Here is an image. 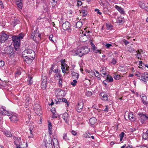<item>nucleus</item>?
<instances>
[{
    "mask_svg": "<svg viewBox=\"0 0 148 148\" xmlns=\"http://www.w3.org/2000/svg\"><path fill=\"white\" fill-rule=\"evenodd\" d=\"M53 142V146L54 148H60L59 142L58 140L55 138H53L52 140L50 137L47 139H45L44 142L45 144V146L46 148H53L52 144V141Z\"/></svg>",
    "mask_w": 148,
    "mask_h": 148,
    "instance_id": "nucleus-1",
    "label": "nucleus"
},
{
    "mask_svg": "<svg viewBox=\"0 0 148 148\" xmlns=\"http://www.w3.org/2000/svg\"><path fill=\"white\" fill-rule=\"evenodd\" d=\"M5 51L6 54L7 55L10 59H15L17 57L18 53L14 50L13 47L11 45L6 47L3 50Z\"/></svg>",
    "mask_w": 148,
    "mask_h": 148,
    "instance_id": "nucleus-2",
    "label": "nucleus"
},
{
    "mask_svg": "<svg viewBox=\"0 0 148 148\" xmlns=\"http://www.w3.org/2000/svg\"><path fill=\"white\" fill-rule=\"evenodd\" d=\"M138 119L141 123L146 124L148 121V116L147 114L143 112H139L138 114Z\"/></svg>",
    "mask_w": 148,
    "mask_h": 148,
    "instance_id": "nucleus-3",
    "label": "nucleus"
},
{
    "mask_svg": "<svg viewBox=\"0 0 148 148\" xmlns=\"http://www.w3.org/2000/svg\"><path fill=\"white\" fill-rule=\"evenodd\" d=\"M135 75L138 77L141 81H143L145 84H146L148 80V73L147 72L143 73L138 72Z\"/></svg>",
    "mask_w": 148,
    "mask_h": 148,
    "instance_id": "nucleus-4",
    "label": "nucleus"
},
{
    "mask_svg": "<svg viewBox=\"0 0 148 148\" xmlns=\"http://www.w3.org/2000/svg\"><path fill=\"white\" fill-rule=\"evenodd\" d=\"M72 25L68 21H65L62 24V28L64 31H67L68 33H71L72 32Z\"/></svg>",
    "mask_w": 148,
    "mask_h": 148,
    "instance_id": "nucleus-5",
    "label": "nucleus"
},
{
    "mask_svg": "<svg viewBox=\"0 0 148 148\" xmlns=\"http://www.w3.org/2000/svg\"><path fill=\"white\" fill-rule=\"evenodd\" d=\"M76 109L79 113L81 112L84 109V103L82 99H80L78 101L77 104L76 106Z\"/></svg>",
    "mask_w": 148,
    "mask_h": 148,
    "instance_id": "nucleus-6",
    "label": "nucleus"
},
{
    "mask_svg": "<svg viewBox=\"0 0 148 148\" xmlns=\"http://www.w3.org/2000/svg\"><path fill=\"white\" fill-rule=\"evenodd\" d=\"M22 56H35V53L33 50L29 49H25L22 53Z\"/></svg>",
    "mask_w": 148,
    "mask_h": 148,
    "instance_id": "nucleus-7",
    "label": "nucleus"
},
{
    "mask_svg": "<svg viewBox=\"0 0 148 148\" xmlns=\"http://www.w3.org/2000/svg\"><path fill=\"white\" fill-rule=\"evenodd\" d=\"M9 36L6 34L4 31H2L0 34V42H4L9 37Z\"/></svg>",
    "mask_w": 148,
    "mask_h": 148,
    "instance_id": "nucleus-8",
    "label": "nucleus"
},
{
    "mask_svg": "<svg viewBox=\"0 0 148 148\" xmlns=\"http://www.w3.org/2000/svg\"><path fill=\"white\" fill-rule=\"evenodd\" d=\"M24 58V61H25L27 64H30L34 60L35 56H22Z\"/></svg>",
    "mask_w": 148,
    "mask_h": 148,
    "instance_id": "nucleus-9",
    "label": "nucleus"
},
{
    "mask_svg": "<svg viewBox=\"0 0 148 148\" xmlns=\"http://www.w3.org/2000/svg\"><path fill=\"white\" fill-rule=\"evenodd\" d=\"M72 52L73 56H77L80 57H82L83 56L82 54V52L80 47L78 48L74 49L72 51Z\"/></svg>",
    "mask_w": 148,
    "mask_h": 148,
    "instance_id": "nucleus-10",
    "label": "nucleus"
},
{
    "mask_svg": "<svg viewBox=\"0 0 148 148\" xmlns=\"http://www.w3.org/2000/svg\"><path fill=\"white\" fill-rule=\"evenodd\" d=\"M34 107V112L37 114L40 115L42 114L40 106L39 104H35Z\"/></svg>",
    "mask_w": 148,
    "mask_h": 148,
    "instance_id": "nucleus-11",
    "label": "nucleus"
},
{
    "mask_svg": "<svg viewBox=\"0 0 148 148\" xmlns=\"http://www.w3.org/2000/svg\"><path fill=\"white\" fill-rule=\"evenodd\" d=\"M0 113H2L3 115H7L8 116H10L12 112H9L5 110V108L3 106L1 107L0 108Z\"/></svg>",
    "mask_w": 148,
    "mask_h": 148,
    "instance_id": "nucleus-12",
    "label": "nucleus"
},
{
    "mask_svg": "<svg viewBox=\"0 0 148 148\" xmlns=\"http://www.w3.org/2000/svg\"><path fill=\"white\" fill-rule=\"evenodd\" d=\"M60 61L61 62V68L62 72L65 74L66 73L65 67L67 66V64L65 63V60L63 59H61Z\"/></svg>",
    "mask_w": 148,
    "mask_h": 148,
    "instance_id": "nucleus-13",
    "label": "nucleus"
},
{
    "mask_svg": "<svg viewBox=\"0 0 148 148\" xmlns=\"http://www.w3.org/2000/svg\"><path fill=\"white\" fill-rule=\"evenodd\" d=\"M99 96L102 100L107 101H109L107 93L105 92H101L99 94Z\"/></svg>",
    "mask_w": 148,
    "mask_h": 148,
    "instance_id": "nucleus-14",
    "label": "nucleus"
},
{
    "mask_svg": "<svg viewBox=\"0 0 148 148\" xmlns=\"http://www.w3.org/2000/svg\"><path fill=\"white\" fill-rule=\"evenodd\" d=\"M80 48L83 56L87 54L90 51V49L87 46L82 47Z\"/></svg>",
    "mask_w": 148,
    "mask_h": 148,
    "instance_id": "nucleus-15",
    "label": "nucleus"
},
{
    "mask_svg": "<svg viewBox=\"0 0 148 148\" xmlns=\"http://www.w3.org/2000/svg\"><path fill=\"white\" fill-rule=\"evenodd\" d=\"M12 115L10 117L9 119L12 122L16 123L18 120V118L17 117L18 115L16 114H14Z\"/></svg>",
    "mask_w": 148,
    "mask_h": 148,
    "instance_id": "nucleus-16",
    "label": "nucleus"
},
{
    "mask_svg": "<svg viewBox=\"0 0 148 148\" xmlns=\"http://www.w3.org/2000/svg\"><path fill=\"white\" fill-rule=\"evenodd\" d=\"M90 43L92 47V49L93 52L96 53H101V51L97 49V47L95 46V45L93 43L92 41L91 40L90 42Z\"/></svg>",
    "mask_w": 148,
    "mask_h": 148,
    "instance_id": "nucleus-17",
    "label": "nucleus"
},
{
    "mask_svg": "<svg viewBox=\"0 0 148 148\" xmlns=\"http://www.w3.org/2000/svg\"><path fill=\"white\" fill-rule=\"evenodd\" d=\"M69 116L67 112H65L63 114L62 118L66 123H68L69 119Z\"/></svg>",
    "mask_w": 148,
    "mask_h": 148,
    "instance_id": "nucleus-18",
    "label": "nucleus"
},
{
    "mask_svg": "<svg viewBox=\"0 0 148 148\" xmlns=\"http://www.w3.org/2000/svg\"><path fill=\"white\" fill-rule=\"evenodd\" d=\"M101 69L100 70V75L101 77H104L107 74L106 67H104L101 68Z\"/></svg>",
    "mask_w": 148,
    "mask_h": 148,
    "instance_id": "nucleus-19",
    "label": "nucleus"
},
{
    "mask_svg": "<svg viewBox=\"0 0 148 148\" xmlns=\"http://www.w3.org/2000/svg\"><path fill=\"white\" fill-rule=\"evenodd\" d=\"M66 95L65 91L61 89H58V95L60 97H64Z\"/></svg>",
    "mask_w": 148,
    "mask_h": 148,
    "instance_id": "nucleus-20",
    "label": "nucleus"
},
{
    "mask_svg": "<svg viewBox=\"0 0 148 148\" xmlns=\"http://www.w3.org/2000/svg\"><path fill=\"white\" fill-rule=\"evenodd\" d=\"M20 23V21L17 18H14L11 23V25L13 27H15L17 24Z\"/></svg>",
    "mask_w": 148,
    "mask_h": 148,
    "instance_id": "nucleus-21",
    "label": "nucleus"
},
{
    "mask_svg": "<svg viewBox=\"0 0 148 148\" xmlns=\"http://www.w3.org/2000/svg\"><path fill=\"white\" fill-rule=\"evenodd\" d=\"M141 100L143 103L146 106L148 105V102L146 101L147 97L145 95H143L142 96H140Z\"/></svg>",
    "mask_w": 148,
    "mask_h": 148,
    "instance_id": "nucleus-22",
    "label": "nucleus"
},
{
    "mask_svg": "<svg viewBox=\"0 0 148 148\" xmlns=\"http://www.w3.org/2000/svg\"><path fill=\"white\" fill-rule=\"evenodd\" d=\"M115 8L121 14H125V12L123 8L117 5H115Z\"/></svg>",
    "mask_w": 148,
    "mask_h": 148,
    "instance_id": "nucleus-23",
    "label": "nucleus"
},
{
    "mask_svg": "<svg viewBox=\"0 0 148 148\" xmlns=\"http://www.w3.org/2000/svg\"><path fill=\"white\" fill-rule=\"evenodd\" d=\"M59 0H52L51 2L52 8H55L58 7L57 4Z\"/></svg>",
    "mask_w": 148,
    "mask_h": 148,
    "instance_id": "nucleus-24",
    "label": "nucleus"
},
{
    "mask_svg": "<svg viewBox=\"0 0 148 148\" xmlns=\"http://www.w3.org/2000/svg\"><path fill=\"white\" fill-rule=\"evenodd\" d=\"M97 119L95 117L91 118L89 119V122L90 123L91 126H92L94 125L96 122Z\"/></svg>",
    "mask_w": 148,
    "mask_h": 148,
    "instance_id": "nucleus-25",
    "label": "nucleus"
},
{
    "mask_svg": "<svg viewBox=\"0 0 148 148\" xmlns=\"http://www.w3.org/2000/svg\"><path fill=\"white\" fill-rule=\"evenodd\" d=\"M13 45L16 51H18L19 49L20 42L13 43Z\"/></svg>",
    "mask_w": 148,
    "mask_h": 148,
    "instance_id": "nucleus-26",
    "label": "nucleus"
},
{
    "mask_svg": "<svg viewBox=\"0 0 148 148\" xmlns=\"http://www.w3.org/2000/svg\"><path fill=\"white\" fill-rule=\"evenodd\" d=\"M128 118L129 120L132 121H134L135 120V118L134 117V115L133 112H131L128 115Z\"/></svg>",
    "mask_w": 148,
    "mask_h": 148,
    "instance_id": "nucleus-27",
    "label": "nucleus"
},
{
    "mask_svg": "<svg viewBox=\"0 0 148 148\" xmlns=\"http://www.w3.org/2000/svg\"><path fill=\"white\" fill-rule=\"evenodd\" d=\"M48 129L49 133L50 135H51L52 134V126L51 123L50 122L48 121Z\"/></svg>",
    "mask_w": 148,
    "mask_h": 148,
    "instance_id": "nucleus-28",
    "label": "nucleus"
},
{
    "mask_svg": "<svg viewBox=\"0 0 148 148\" xmlns=\"http://www.w3.org/2000/svg\"><path fill=\"white\" fill-rule=\"evenodd\" d=\"M107 77L106 80L108 82H111L113 81V77L110 75L108 74L106 75Z\"/></svg>",
    "mask_w": 148,
    "mask_h": 148,
    "instance_id": "nucleus-29",
    "label": "nucleus"
},
{
    "mask_svg": "<svg viewBox=\"0 0 148 148\" xmlns=\"http://www.w3.org/2000/svg\"><path fill=\"white\" fill-rule=\"evenodd\" d=\"M12 38L13 43H18V42H21V41L19 39H18V38L17 37V36L16 35H14L12 36Z\"/></svg>",
    "mask_w": 148,
    "mask_h": 148,
    "instance_id": "nucleus-30",
    "label": "nucleus"
},
{
    "mask_svg": "<svg viewBox=\"0 0 148 148\" xmlns=\"http://www.w3.org/2000/svg\"><path fill=\"white\" fill-rule=\"evenodd\" d=\"M71 75L73 79H78L79 78V75L78 73L74 72L73 71L71 73Z\"/></svg>",
    "mask_w": 148,
    "mask_h": 148,
    "instance_id": "nucleus-31",
    "label": "nucleus"
},
{
    "mask_svg": "<svg viewBox=\"0 0 148 148\" xmlns=\"http://www.w3.org/2000/svg\"><path fill=\"white\" fill-rule=\"evenodd\" d=\"M91 134L88 131L82 135V137L86 138H90Z\"/></svg>",
    "mask_w": 148,
    "mask_h": 148,
    "instance_id": "nucleus-32",
    "label": "nucleus"
},
{
    "mask_svg": "<svg viewBox=\"0 0 148 148\" xmlns=\"http://www.w3.org/2000/svg\"><path fill=\"white\" fill-rule=\"evenodd\" d=\"M138 4L141 8L145 9L146 6H145V4L144 3L140 1L138 2Z\"/></svg>",
    "mask_w": 148,
    "mask_h": 148,
    "instance_id": "nucleus-33",
    "label": "nucleus"
},
{
    "mask_svg": "<svg viewBox=\"0 0 148 148\" xmlns=\"http://www.w3.org/2000/svg\"><path fill=\"white\" fill-rule=\"evenodd\" d=\"M25 104L26 106H28L29 104L30 97L29 95H27L25 96Z\"/></svg>",
    "mask_w": 148,
    "mask_h": 148,
    "instance_id": "nucleus-34",
    "label": "nucleus"
},
{
    "mask_svg": "<svg viewBox=\"0 0 148 148\" xmlns=\"http://www.w3.org/2000/svg\"><path fill=\"white\" fill-rule=\"evenodd\" d=\"M21 73V69L20 68L17 69L15 72L16 77L20 75Z\"/></svg>",
    "mask_w": 148,
    "mask_h": 148,
    "instance_id": "nucleus-35",
    "label": "nucleus"
},
{
    "mask_svg": "<svg viewBox=\"0 0 148 148\" xmlns=\"http://www.w3.org/2000/svg\"><path fill=\"white\" fill-rule=\"evenodd\" d=\"M25 36L24 34L23 33H21L18 34V36H17V37L20 40L21 39H23V38Z\"/></svg>",
    "mask_w": 148,
    "mask_h": 148,
    "instance_id": "nucleus-36",
    "label": "nucleus"
},
{
    "mask_svg": "<svg viewBox=\"0 0 148 148\" xmlns=\"http://www.w3.org/2000/svg\"><path fill=\"white\" fill-rule=\"evenodd\" d=\"M34 128L33 126V125L32 126L30 127L29 128V130L30 131V134L29 137H28L30 138H32L33 137V134H32L33 131L32 130H33V129Z\"/></svg>",
    "mask_w": 148,
    "mask_h": 148,
    "instance_id": "nucleus-37",
    "label": "nucleus"
},
{
    "mask_svg": "<svg viewBox=\"0 0 148 148\" xmlns=\"http://www.w3.org/2000/svg\"><path fill=\"white\" fill-rule=\"evenodd\" d=\"M82 23L81 21H78L75 24L76 28H79L82 25Z\"/></svg>",
    "mask_w": 148,
    "mask_h": 148,
    "instance_id": "nucleus-38",
    "label": "nucleus"
},
{
    "mask_svg": "<svg viewBox=\"0 0 148 148\" xmlns=\"http://www.w3.org/2000/svg\"><path fill=\"white\" fill-rule=\"evenodd\" d=\"M117 23H119V25H122L124 22V21L122 18H118L116 21Z\"/></svg>",
    "mask_w": 148,
    "mask_h": 148,
    "instance_id": "nucleus-39",
    "label": "nucleus"
},
{
    "mask_svg": "<svg viewBox=\"0 0 148 148\" xmlns=\"http://www.w3.org/2000/svg\"><path fill=\"white\" fill-rule=\"evenodd\" d=\"M42 78L41 79V82H47V77L44 75L43 76V75H42Z\"/></svg>",
    "mask_w": 148,
    "mask_h": 148,
    "instance_id": "nucleus-40",
    "label": "nucleus"
},
{
    "mask_svg": "<svg viewBox=\"0 0 148 148\" xmlns=\"http://www.w3.org/2000/svg\"><path fill=\"white\" fill-rule=\"evenodd\" d=\"M62 77V75L60 73H58L57 74H56L54 75V78L58 80L59 79Z\"/></svg>",
    "mask_w": 148,
    "mask_h": 148,
    "instance_id": "nucleus-41",
    "label": "nucleus"
},
{
    "mask_svg": "<svg viewBox=\"0 0 148 148\" xmlns=\"http://www.w3.org/2000/svg\"><path fill=\"white\" fill-rule=\"evenodd\" d=\"M106 26L108 30H112L113 27V25L109 23H106Z\"/></svg>",
    "mask_w": 148,
    "mask_h": 148,
    "instance_id": "nucleus-42",
    "label": "nucleus"
},
{
    "mask_svg": "<svg viewBox=\"0 0 148 148\" xmlns=\"http://www.w3.org/2000/svg\"><path fill=\"white\" fill-rule=\"evenodd\" d=\"M14 139L16 141V143H18L21 140V138L20 137L18 136H14Z\"/></svg>",
    "mask_w": 148,
    "mask_h": 148,
    "instance_id": "nucleus-43",
    "label": "nucleus"
},
{
    "mask_svg": "<svg viewBox=\"0 0 148 148\" xmlns=\"http://www.w3.org/2000/svg\"><path fill=\"white\" fill-rule=\"evenodd\" d=\"M47 84V82H41V88L42 89L45 90L46 88Z\"/></svg>",
    "mask_w": 148,
    "mask_h": 148,
    "instance_id": "nucleus-44",
    "label": "nucleus"
},
{
    "mask_svg": "<svg viewBox=\"0 0 148 148\" xmlns=\"http://www.w3.org/2000/svg\"><path fill=\"white\" fill-rule=\"evenodd\" d=\"M28 81L29 82L28 85H31L33 82V81L32 80V76L29 77L28 79Z\"/></svg>",
    "mask_w": 148,
    "mask_h": 148,
    "instance_id": "nucleus-45",
    "label": "nucleus"
},
{
    "mask_svg": "<svg viewBox=\"0 0 148 148\" xmlns=\"http://www.w3.org/2000/svg\"><path fill=\"white\" fill-rule=\"evenodd\" d=\"M139 68L141 69H143V67H144V66L145 64L141 61H139Z\"/></svg>",
    "mask_w": 148,
    "mask_h": 148,
    "instance_id": "nucleus-46",
    "label": "nucleus"
},
{
    "mask_svg": "<svg viewBox=\"0 0 148 148\" xmlns=\"http://www.w3.org/2000/svg\"><path fill=\"white\" fill-rule=\"evenodd\" d=\"M36 34H34L32 33L31 36V38L33 39L34 41H36Z\"/></svg>",
    "mask_w": 148,
    "mask_h": 148,
    "instance_id": "nucleus-47",
    "label": "nucleus"
},
{
    "mask_svg": "<svg viewBox=\"0 0 148 148\" xmlns=\"http://www.w3.org/2000/svg\"><path fill=\"white\" fill-rule=\"evenodd\" d=\"M125 134L124 133L122 132L121 134H119V136L120 137V141H122L123 140V138L124 137V135Z\"/></svg>",
    "mask_w": 148,
    "mask_h": 148,
    "instance_id": "nucleus-48",
    "label": "nucleus"
},
{
    "mask_svg": "<svg viewBox=\"0 0 148 148\" xmlns=\"http://www.w3.org/2000/svg\"><path fill=\"white\" fill-rule=\"evenodd\" d=\"M127 50L129 52L132 53L135 51V49L132 47L130 46L127 47Z\"/></svg>",
    "mask_w": 148,
    "mask_h": 148,
    "instance_id": "nucleus-49",
    "label": "nucleus"
},
{
    "mask_svg": "<svg viewBox=\"0 0 148 148\" xmlns=\"http://www.w3.org/2000/svg\"><path fill=\"white\" fill-rule=\"evenodd\" d=\"M5 134L6 136L8 137L11 136H12L11 132L10 131H6L5 132Z\"/></svg>",
    "mask_w": 148,
    "mask_h": 148,
    "instance_id": "nucleus-50",
    "label": "nucleus"
},
{
    "mask_svg": "<svg viewBox=\"0 0 148 148\" xmlns=\"http://www.w3.org/2000/svg\"><path fill=\"white\" fill-rule=\"evenodd\" d=\"M121 76L119 75H114V79L116 80H119L121 79Z\"/></svg>",
    "mask_w": 148,
    "mask_h": 148,
    "instance_id": "nucleus-51",
    "label": "nucleus"
},
{
    "mask_svg": "<svg viewBox=\"0 0 148 148\" xmlns=\"http://www.w3.org/2000/svg\"><path fill=\"white\" fill-rule=\"evenodd\" d=\"M65 21H66V19L63 16H62L61 18L60 19V20L59 21V23L60 24H62L63 23H64Z\"/></svg>",
    "mask_w": 148,
    "mask_h": 148,
    "instance_id": "nucleus-52",
    "label": "nucleus"
},
{
    "mask_svg": "<svg viewBox=\"0 0 148 148\" xmlns=\"http://www.w3.org/2000/svg\"><path fill=\"white\" fill-rule=\"evenodd\" d=\"M103 12L106 14H108V10L107 8H104L103 9Z\"/></svg>",
    "mask_w": 148,
    "mask_h": 148,
    "instance_id": "nucleus-53",
    "label": "nucleus"
},
{
    "mask_svg": "<svg viewBox=\"0 0 148 148\" xmlns=\"http://www.w3.org/2000/svg\"><path fill=\"white\" fill-rule=\"evenodd\" d=\"M16 5H17V6L20 8L21 9L23 5V3L22 2H19L16 3Z\"/></svg>",
    "mask_w": 148,
    "mask_h": 148,
    "instance_id": "nucleus-54",
    "label": "nucleus"
},
{
    "mask_svg": "<svg viewBox=\"0 0 148 148\" xmlns=\"http://www.w3.org/2000/svg\"><path fill=\"white\" fill-rule=\"evenodd\" d=\"M77 81L76 79H74L73 80V82H71V84L73 86H75L76 85V84L77 83Z\"/></svg>",
    "mask_w": 148,
    "mask_h": 148,
    "instance_id": "nucleus-55",
    "label": "nucleus"
},
{
    "mask_svg": "<svg viewBox=\"0 0 148 148\" xmlns=\"http://www.w3.org/2000/svg\"><path fill=\"white\" fill-rule=\"evenodd\" d=\"M63 138L65 140H69V139L67 137V134L66 133H64L63 134Z\"/></svg>",
    "mask_w": 148,
    "mask_h": 148,
    "instance_id": "nucleus-56",
    "label": "nucleus"
},
{
    "mask_svg": "<svg viewBox=\"0 0 148 148\" xmlns=\"http://www.w3.org/2000/svg\"><path fill=\"white\" fill-rule=\"evenodd\" d=\"M86 12H87L86 10H85V9L83 10H82V13L83 17H84L86 16L87 15V13H86Z\"/></svg>",
    "mask_w": 148,
    "mask_h": 148,
    "instance_id": "nucleus-57",
    "label": "nucleus"
},
{
    "mask_svg": "<svg viewBox=\"0 0 148 148\" xmlns=\"http://www.w3.org/2000/svg\"><path fill=\"white\" fill-rule=\"evenodd\" d=\"M142 136L143 138L145 140L147 139L148 137V136L144 132H143V133L142 134Z\"/></svg>",
    "mask_w": 148,
    "mask_h": 148,
    "instance_id": "nucleus-58",
    "label": "nucleus"
},
{
    "mask_svg": "<svg viewBox=\"0 0 148 148\" xmlns=\"http://www.w3.org/2000/svg\"><path fill=\"white\" fill-rule=\"evenodd\" d=\"M63 79V77H61V78H60V79H59V81H58V83H59V85L60 86H61L62 85V80Z\"/></svg>",
    "mask_w": 148,
    "mask_h": 148,
    "instance_id": "nucleus-59",
    "label": "nucleus"
},
{
    "mask_svg": "<svg viewBox=\"0 0 148 148\" xmlns=\"http://www.w3.org/2000/svg\"><path fill=\"white\" fill-rule=\"evenodd\" d=\"M136 56L138 59L141 60L142 56L140 53H137V54H136Z\"/></svg>",
    "mask_w": 148,
    "mask_h": 148,
    "instance_id": "nucleus-60",
    "label": "nucleus"
},
{
    "mask_svg": "<svg viewBox=\"0 0 148 148\" xmlns=\"http://www.w3.org/2000/svg\"><path fill=\"white\" fill-rule=\"evenodd\" d=\"M92 108H93L97 110H98V111L99 112L100 111H101V110L99 109H98V107L97 106V105L96 104H94L92 106Z\"/></svg>",
    "mask_w": 148,
    "mask_h": 148,
    "instance_id": "nucleus-61",
    "label": "nucleus"
},
{
    "mask_svg": "<svg viewBox=\"0 0 148 148\" xmlns=\"http://www.w3.org/2000/svg\"><path fill=\"white\" fill-rule=\"evenodd\" d=\"M111 63L113 65H115L117 63V61L116 59L113 58L111 62Z\"/></svg>",
    "mask_w": 148,
    "mask_h": 148,
    "instance_id": "nucleus-62",
    "label": "nucleus"
},
{
    "mask_svg": "<svg viewBox=\"0 0 148 148\" xmlns=\"http://www.w3.org/2000/svg\"><path fill=\"white\" fill-rule=\"evenodd\" d=\"M126 144H125L121 147V148H132V145H129L126 147Z\"/></svg>",
    "mask_w": 148,
    "mask_h": 148,
    "instance_id": "nucleus-63",
    "label": "nucleus"
},
{
    "mask_svg": "<svg viewBox=\"0 0 148 148\" xmlns=\"http://www.w3.org/2000/svg\"><path fill=\"white\" fill-rule=\"evenodd\" d=\"M14 143L16 145V148H22V147H20V145L18 143H16V141H14Z\"/></svg>",
    "mask_w": 148,
    "mask_h": 148,
    "instance_id": "nucleus-64",
    "label": "nucleus"
}]
</instances>
